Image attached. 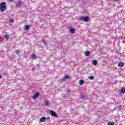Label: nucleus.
<instances>
[{"instance_id":"f8f14e48","label":"nucleus","mask_w":125,"mask_h":125,"mask_svg":"<svg viewBox=\"0 0 125 125\" xmlns=\"http://www.w3.org/2000/svg\"><path fill=\"white\" fill-rule=\"evenodd\" d=\"M70 78V76L69 75H65V76L63 78V80H67V79H69Z\"/></svg>"},{"instance_id":"bb28decb","label":"nucleus","mask_w":125,"mask_h":125,"mask_svg":"<svg viewBox=\"0 0 125 125\" xmlns=\"http://www.w3.org/2000/svg\"><path fill=\"white\" fill-rule=\"evenodd\" d=\"M1 78V75H0V79Z\"/></svg>"},{"instance_id":"6e6552de","label":"nucleus","mask_w":125,"mask_h":125,"mask_svg":"<svg viewBox=\"0 0 125 125\" xmlns=\"http://www.w3.org/2000/svg\"><path fill=\"white\" fill-rule=\"evenodd\" d=\"M124 62H120L118 63V67H120L121 68H122V67H124Z\"/></svg>"},{"instance_id":"cd10ccee","label":"nucleus","mask_w":125,"mask_h":125,"mask_svg":"<svg viewBox=\"0 0 125 125\" xmlns=\"http://www.w3.org/2000/svg\"><path fill=\"white\" fill-rule=\"evenodd\" d=\"M0 39H1V38L0 37Z\"/></svg>"},{"instance_id":"393cba45","label":"nucleus","mask_w":125,"mask_h":125,"mask_svg":"<svg viewBox=\"0 0 125 125\" xmlns=\"http://www.w3.org/2000/svg\"><path fill=\"white\" fill-rule=\"evenodd\" d=\"M46 120H50V118H49V117H47V118H46Z\"/></svg>"},{"instance_id":"2eb2a0df","label":"nucleus","mask_w":125,"mask_h":125,"mask_svg":"<svg viewBox=\"0 0 125 125\" xmlns=\"http://www.w3.org/2000/svg\"><path fill=\"white\" fill-rule=\"evenodd\" d=\"M32 59L34 60V59H36V56L35 55V54H33L31 55Z\"/></svg>"},{"instance_id":"f03ea898","label":"nucleus","mask_w":125,"mask_h":125,"mask_svg":"<svg viewBox=\"0 0 125 125\" xmlns=\"http://www.w3.org/2000/svg\"><path fill=\"white\" fill-rule=\"evenodd\" d=\"M80 20L81 21H84V22H88V21H89V18H88V17L87 16H82L80 18Z\"/></svg>"},{"instance_id":"aec40b11","label":"nucleus","mask_w":125,"mask_h":125,"mask_svg":"<svg viewBox=\"0 0 125 125\" xmlns=\"http://www.w3.org/2000/svg\"><path fill=\"white\" fill-rule=\"evenodd\" d=\"M66 93H67V94H70V93H71V90H70V89L67 90V91H66Z\"/></svg>"},{"instance_id":"412c9836","label":"nucleus","mask_w":125,"mask_h":125,"mask_svg":"<svg viewBox=\"0 0 125 125\" xmlns=\"http://www.w3.org/2000/svg\"><path fill=\"white\" fill-rule=\"evenodd\" d=\"M80 98L81 99H84V95L83 94H82L81 95Z\"/></svg>"},{"instance_id":"39448f33","label":"nucleus","mask_w":125,"mask_h":125,"mask_svg":"<svg viewBox=\"0 0 125 125\" xmlns=\"http://www.w3.org/2000/svg\"><path fill=\"white\" fill-rule=\"evenodd\" d=\"M46 120V118H45V117H42L40 118V123H44Z\"/></svg>"},{"instance_id":"b1692460","label":"nucleus","mask_w":125,"mask_h":125,"mask_svg":"<svg viewBox=\"0 0 125 125\" xmlns=\"http://www.w3.org/2000/svg\"><path fill=\"white\" fill-rule=\"evenodd\" d=\"M14 0H9V2H12Z\"/></svg>"},{"instance_id":"f3484780","label":"nucleus","mask_w":125,"mask_h":125,"mask_svg":"<svg viewBox=\"0 0 125 125\" xmlns=\"http://www.w3.org/2000/svg\"><path fill=\"white\" fill-rule=\"evenodd\" d=\"M115 125V122H109L107 123V125Z\"/></svg>"},{"instance_id":"a211bd4d","label":"nucleus","mask_w":125,"mask_h":125,"mask_svg":"<svg viewBox=\"0 0 125 125\" xmlns=\"http://www.w3.org/2000/svg\"><path fill=\"white\" fill-rule=\"evenodd\" d=\"M85 56H89L90 53L89 52L84 53Z\"/></svg>"},{"instance_id":"6ab92c4d","label":"nucleus","mask_w":125,"mask_h":125,"mask_svg":"<svg viewBox=\"0 0 125 125\" xmlns=\"http://www.w3.org/2000/svg\"><path fill=\"white\" fill-rule=\"evenodd\" d=\"M88 79L89 80H94V77H93V76H89L88 77Z\"/></svg>"},{"instance_id":"5701e85b","label":"nucleus","mask_w":125,"mask_h":125,"mask_svg":"<svg viewBox=\"0 0 125 125\" xmlns=\"http://www.w3.org/2000/svg\"><path fill=\"white\" fill-rule=\"evenodd\" d=\"M16 53L17 54H18V53H19V50L16 51Z\"/></svg>"},{"instance_id":"ddd939ff","label":"nucleus","mask_w":125,"mask_h":125,"mask_svg":"<svg viewBox=\"0 0 125 125\" xmlns=\"http://www.w3.org/2000/svg\"><path fill=\"white\" fill-rule=\"evenodd\" d=\"M79 83L80 85H82V84H83V83H84V81H83V80H80Z\"/></svg>"},{"instance_id":"7ed1b4c3","label":"nucleus","mask_w":125,"mask_h":125,"mask_svg":"<svg viewBox=\"0 0 125 125\" xmlns=\"http://www.w3.org/2000/svg\"><path fill=\"white\" fill-rule=\"evenodd\" d=\"M39 96H40V93L39 92H37L34 94L33 96V99H36V98H38Z\"/></svg>"},{"instance_id":"f257e3e1","label":"nucleus","mask_w":125,"mask_h":125,"mask_svg":"<svg viewBox=\"0 0 125 125\" xmlns=\"http://www.w3.org/2000/svg\"><path fill=\"white\" fill-rule=\"evenodd\" d=\"M6 10V3L5 2H2L0 3V11L3 12Z\"/></svg>"},{"instance_id":"423d86ee","label":"nucleus","mask_w":125,"mask_h":125,"mask_svg":"<svg viewBox=\"0 0 125 125\" xmlns=\"http://www.w3.org/2000/svg\"><path fill=\"white\" fill-rule=\"evenodd\" d=\"M4 38L5 39V40L7 41H8V39H9V35H8V34H6L4 35Z\"/></svg>"},{"instance_id":"a878e982","label":"nucleus","mask_w":125,"mask_h":125,"mask_svg":"<svg viewBox=\"0 0 125 125\" xmlns=\"http://www.w3.org/2000/svg\"><path fill=\"white\" fill-rule=\"evenodd\" d=\"M43 43H44V44H45L46 45V43H45V42H44V41H43Z\"/></svg>"},{"instance_id":"dca6fc26","label":"nucleus","mask_w":125,"mask_h":125,"mask_svg":"<svg viewBox=\"0 0 125 125\" xmlns=\"http://www.w3.org/2000/svg\"><path fill=\"white\" fill-rule=\"evenodd\" d=\"M29 29H30V25H26L25 27V30H29Z\"/></svg>"},{"instance_id":"0eeeda50","label":"nucleus","mask_w":125,"mask_h":125,"mask_svg":"<svg viewBox=\"0 0 125 125\" xmlns=\"http://www.w3.org/2000/svg\"><path fill=\"white\" fill-rule=\"evenodd\" d=\"M21 5H22V2L19 1L18 3H16V7H19V6H21Z\"/></svg>"},{"instance_id":"9b49d317","label":"nucleus","mask_w":125,"mask_h":125,"mask_svg":"<svg viewBox=\"0 0 125 125\" xmlns=\"http://www.w3.org/2000/svg\"><path fill=\"white\" fill-rule=\"evenodd\" d=\"M92 65H97V61L96 60L92 61Z\"/></svg>"},{"instance_id":"4468645a","label":"nucleus","mask_w":125,"mask_h":125,"mask_svg":"<svg viewBox=\"0 0 125 125\" xmlns=\"http://www.w3.org/2000/svg\"><path fill=\"white\" fill-rule=\"evenodd\" d=\"M44 102L45 103V106H48V105H49V103H48V101H45Z\"/></svg>"},{"instance_id":"9d476101","label":"nucleus","mask_w":125,"mask_h":125,"mask_svg":"<svg viewBox=\"0 0 125 125\" xmlns=\"http://www.w3.org/2000/svg\"><path fill=\"white\" fill-rule=\"evenodd\" d=\"M70 33H71V34H74V33H76V30H75L74 28H71L70 30Z\"/></svg>"},{"instance_id":"1a4fd4ad","label":"nucleus","mask_w":125,"mask_h":125,"mask_svg":"<svg viewBox=\"0 0 125 125\" xmlns=\"http://www.w3.org/2000/svg\"><path fill=\"white\" fill-rule=\"evenodd\" d=\"M121 92L123 94H125V87H123L121 88Z\"/></svg>"},{"instance_id":"20e7f679","label":"nucleus","mask_w":125,"mask_h":125,"mask_svg":"<svg viewBox=\"0 0 125 125\" xmlns=\"http://www.w3.org/2000/svg\"><path fill=\"white\" fill-rule=\"evenodd\" d=\"M51 116L52 117H58L57 114L55 113L53 110L50 111Z\"/></svg>"},{"instance_id":"4be33fe9","label":"nucleus","mask_w":125,"mask_h":125,"mask_svg":"<svg viewBox=\"0 0 125 125\" xmlns=\"http://www.w3.org/2000/svg\"><path fill=\"white\" fill-rule=\"evenodd\" d=\"M9 22H10V23H14V20H13V19H11V20H10Z\"/></svg>"}]
</instances>
